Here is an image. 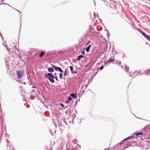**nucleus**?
I'll return each instance as SVG.
<instances>
[{
    "label": "nucleus",
    "mask_w": 150,
    "mask_h": 150,
    "mask_svg": "<svg viewBox=\"0 0 150 150\" xmlns=\"http://www.w3.org/2000/svg\"><path fill=\"white\" fill-rule=\"evenodd\" d=\"M44 76L51 83H54L55 82V81L53 79L54 75L52 73H47Z\"/></svg>",
    "instance_id": "nucleus-1"
},
{
    "label": "nucleus",
    "mask_w": 150,
    "mask_h": 150,
    "mask_svg": "<svg viewBox=\"0 0 150 150\" xmlns=\"http://www.w3.org/2000/svg\"><path fill=\"white\" fill-rule=\"evenodd\" d=\"M137 30L145 38L147 39L149 41H150V36L147 35L145 33L142 31L140 29L138 28Z\"/></svg>",
    "instance_id": "nucleus-2"
},
{
    "label": "nucleus",
    "mask_w": 150,
    "mask_h": 150,
    "mask_svg": "<svg viewBox=\"0 0 150 150\" xmlns=\"http://www.w3.org/2000/svg\"><path fill=\"white\" fill-rule=\"evenodd\" d=\"M24 74L21 71H17L16 75L17 76L18 79H19L23 77V76Z\"/></svg>",
    "instance_id": "nucleus-3"
},
{
    "label": "nucleus",
    "mask_w": 150,
    "mask_h": 150,
    "mask_svg": "<svg viewBox=\"0 0 150 150\" xmlns=\"http://www.w3.org/2000/svg\"><path fill=\"white\" fill-rule=\"evenodd\" d=\"M55 71H59L61 73H63L64 71L60 67H56L54 69Z\"/></svg>",
    "instance_id": "nucleus-4"
},
{
    "label": "nucleus",
    "mask_w": 150,
    "mask_h": 150,
    "mask_svg": "<svg viewBox=\"0 0 150 150\" xmlns=\"http://www.w3.org/2000/svg\"><path fill=\"white\" fill-rule=\"evenodd\" d=\"M69 67L70 69V70L72 74H76L77 73V72L76 70L74 71H73L74 69L72 66H70Z\"/></svg>",
    "instance_id": "nucleus-5"
},
{
    "label": "nucleus",
    "mask_w": 150,
    "mask_h": 150,
    "mask_svg": "<svg viewBox=\"0 0 150 150\" xmlns=\"http://www.w3.org/2000/svg\"><path fill=\"white\" fill-rule=\"evenodd\" d=\"M70 97H72L73 99L76 98H77V92H76L75 93H71L70 94Z\"/></svg>",
    "instance_id": "nucleus-6"
},
{
    "label": "nucleus",
    "mask_w": 150,
    "mask_h": 150,
    "mask_svg": "<svg viewBox=\"0 0 150 150\" xmlns=\"http://www.w3.org/2000/svg\"><path fill=\"white\" fill-rule=\"evenodd\" d=\"M143 73L146 74V75H149L150 76V69H148L147 70L144 71Z\"/></svg>",
    "instance_id": "nucleus-7"
},
{
    "label": "nucleus",
    "mask_w": 150,
    "mask_h": 150,
    "mask_svg": "<svg viewBox=\"0 0 150 150\" xmlns=\"http://www.w3.org/2000/svg\"><path fill=\"white\" fill-rule=\"evenodd\" d=\"M114 61V60L112 58H110L107 61L105 62V64H106L108 63L109 64Z\"/></svg>",
    "instance_id": "nucleus-8"
},
{
    "label": "nucleus",
    "mask_w": 150,
    "mask_h": 150,
    "mask_svg": "<svg viewBox=\"0 0 150 150\" xmlns=\"http://www.w3.org/2000/svg\"><path fill=\"white\" fill-rule=\"evenodd\" d=\"M54 69L53 67H49L48 69V71L49 73H51L54 72Z\"/></svg>",
    "instance_id": "nucleus-9"
},
{
    "label": "nucleus",
    "mask_w": 150,
    "mask_h": 150,
    "mask_svg": "<svg viewBox=\"0 0 150 150\" xmlns=\"http://www.w3.org/2000/svg\"><path fill=\"white\" fill-rule=\"evenodd\" d=\"M143 134V132H139L138 131L137 132L134 133L133 135H135L136 136H138V135H142Z\"/></svg>",
    "instance_id": "nucleus-10"
},
{
    "label": "nucleus",
    "mask_w": 150,
    "mask_h": 150,
    "mask_svg": "<svg viewBox=\"0 0 150 150\" xmlns=\"http://www.w3.org/2000/svg\"><path fill=\"white\" fill-rule=\"evenodd\" d=\"M83 56L82 55H80L77 57L76 60L77 61H79L83 57Z\"/></svg>",
    "instance_id": "nucleus-11"
},
{
    "label": "nucleus",
    "mask_w": 150,
    "mask_h": 150,
    "mask_svg": "<svg viewBox=\"0 0 150 150\" xmlns=\"http://www.w3.org/2000/svg\"><path fill=\"white\" fill-rule=\"evenodd\" d=\"M72 100V98L70 96H69L67 100L65 101V103L66 104H67L69 103V101H71Z\"/></svg>",
    "instance_id": "nucleus-12"
},
{
    "label": "nucleus",
    "mask_w": 150,
    "mask_h": 150,
    "mask_svg": "<svg viewBox=\"0 0 150 150\" xmlns=\"http://www.w3.org/2000/svg\"><path fill=\"white\" fill-rule=\"evenodd\" d=\"M91 47V45H89L86 49L85 50L87 52H88L90 51Z\"/></svg>",
    "instance_id": "nucleus-13"
},
{
    "label": "nucleus",
    "mask_w": 150,
    "mask_h": 150,
    "mask_svg": "<svg viewBox=\"0 0 150 150\" xmlns=\"http://www.w3.org/2000/svg\"><path fill=\"white\" fill-rule=\"evenodd\" d=\"M45 54V53H44V52H43V51H42V52H41L39 55V57H42L43 56V55H44Z\"/></svg>",
    "instance_id": "nucleus-14"
},
{
    "label": "nucleus",
    "mask_w": 150,
    "mask_h": 150,
    "mask_svg": "<svg viewBox=\"0 0 150 150\" xmlns=\"http://www.w3.org/2000/svg\"><path fill=\"white\" fill-rule=\"evenodd\" d=\"M125 66L126 71L128 72L129 69V67H127L125 64Z\"/></svg>",
    "instance_id": "nucleus-15"
},
{
    "label": "nucleus",
    "mask_w": 150,
    "mask_h": 150,
    "mask_svg": "<svg viewBox=\"0 0 150 150\" xmlns=\"http://www.w3.org/2000/svg\"><path fill=\"white\" fill-rule=\"evenodd\" d=\"M68 72L67 69H65L64 70V75L65 76H66L67 74V73Z\"/></svg>",
    "instance_id": "nucleus-16"
},
{
    "label": "nucleus",
    "mask_w": 150,
    "mask_h": 150,
    "mask_svg": "<svg viewBox=\"0 0 150 150\" xmlns=\"http://www.w3.org/2000/svg\"><path fill=\"white\" fill-rule=\"evenodd\" d=\"M61 72L59 73V78L60 79H62V78L63 74Z\"/></svg>",
    "instance_id": "nucleus-17"
},
{
    "label": "nucleus",
    "mask_w": 150,
    "mask_h": 150,
    "mask_svg": "<svg viewBox=\"0 0 150 150\" xmlns=\"http://www.w3.org/2000/svg\"><path fill=\"white\" fill-rule=\"evenodd\" d=\"M134 137V136L132 135V136H129V137H127V139H130L131 138H133Z\"/></svg>",
    "instance_id": "nucleus-18"
},
{
    "label": "nucleus",
    "mask_w": 150,
    "mask_h": 150,
    "mask_svg": "<svg viewBox=\"0 0 150 150\" xmlns=\"http://www.w3.org/2000/svg\"><path fill=\"white\" fill-rule=\"evenodd\" d=\"M55 79L57 81H58V79L57 76H54L53 77V79Z\"/></svg>",
    "instance_id": "nucleus-19"
},
{
    "label": "nucleus",
    "mask_w": 150,
    "mask_h": 150,
    "mask_svg": "<svg viewBox=\"0 0 150 150\" xmlns=\"http://www.w3.org/2000/svg\"><path fill=\"white\" fill-rule=\"evenodd\" d=\"M104 66L102 65V66H101L100 67V68H99V69H100V70H102L103 68H104Z\"/></svg>",
    "instance_id": "nucleus-20"
},
{
    "label": "nucleus",
    "mask_w": 150,
    "mask_h": 150,
    "mask_svg": "<svg viewBox=\"0 0 150 150\" xmlns=\"http://www.w3.org/2000/svg\"><path fill=\"white\" fill-rule=\"evenodd\" d=\"M81 54H82L83 55L84 54H85V52H84V50H83L82 51H81Z\"/></svg>",
    "instance_id": "nucleus-21"
},
{
    "label": "nucleus",
    "mask_w": 150,
    "mask_h": 150,
    "mask_svg": "<svg viewBox=\"0 0 150 150\" xmlns=\"http://www.w3.org/2000/svg\"><path fill=\"white\" fill-rule=\"evenodd\" d=\"M50 54L52 55H53L55 54L56 52H51Z\"/></svg>",
    "instance_id": "nucleus-22"
},
{
    "label": "nucleus",
    "mask_w": 150,
    "mask_h": 150,
    "mask_svg": "<svg viewBox=\"0 0 150 150\" xmlns=\"http://www.w3.org/2000/svg\"><path fill=\"white\" fill-rule=\"evenodd\" d=\"M90 42V40H88V41L87 42V43L86 44V45H88L89 44Z\"/></svg>",
    "instance_id": "nucleus-23"
},
{
    "label": "nucleus",
    "mask_w": 150,
    "mask_h": 150,
    "mask_svg": "<svg viewBox=\"0 0 150 150\" xmlns=\"http://www.w3.org/2000/svg\"><path fill=\"white\" fill-rule=\"evenodd\" d=\"M140 70H139L138 72H137V71H134L133 72V74H135V73H140Z\"/></svg>",
    "instance_id": "nucleus-24"
},
{
    "label": "nucleus",
    "mask_w": 150,
    "mask_h": 150,
    "mask_svg": "<svg viewBox=\"0 0 150 150\" xmlns=\"http://www.w3.org/2000/svg\"><path fill=\"white\" fill-rule=\"evenodd\" d=\"M60 105L62 107H64V104L62 103H60Z\"/></svg>",
    "instance_id": "nucleus-25"
},
{
    "label": "nucleus",
    "mask_w": 150,
    "mask_h": 150,
    "mask_svg": "<svg viewBox=\"0 0 150 150\" xmlns=\"http://www.w3.org/2000/svg\"><path fill=\"white\" fill-rule=\"evenodd\" d=\"M3 44L4 46L6 47H6H7V46L6 44V42H5L4 43H3Z\"/></svg>",
    "instance_id": "nucleus-26"
},
{
    "label": "nucleus",
    "mask_w": 150,
    "mask_h": 150,
    "mask_svg": "<svg viewBox=\"0 0 150 150\" xmlns=\"http://www.w3.org/2000/svg\"><path fill=\"white\" fill-rule=\"evenodd\" d=\"M52 67L54 69L55 68V67H56V66H55L54 65V64H52Z\"/></svg>",
    "instance_id": "nucleus-27"
},
{
    "label": "nucleus",
    "mask_w": 150,
    "mask_h": 150,
    "mask_svg": "<svg viewBox=\"0 0 150 150\" xmlns=\"http://www.w3.org/2000/svg\"><path fill=\"white\" fill-rule=\"evenodd\" d=\"M127 140V138H126L125 139H124V140H122V141L124 142H125Z\"/></svg>",
    "instance_id": "nucleus-28"
},
{
    "label": "nucleus",
    "mask_w": 150,
    "mask_h": 150,
    "mask_svg": "<svg viewBox=\"0 0 150 150\" xmlns=\"http://www.w3.org/2000/svg\"><path fill=\"white\" fill-rule=\"evenodd\" d=\"M123 143V141H122L121 142H120L118 144V145L119 144H120V145H121Z\"/></svg>",
    "instance_id": "nucleus-29"
},
{
    "label": "nucleus",
    "mask_w": 150,
    "mask_h": 150,
    "mask_svg": "<svg viewBox=\"0 0 150 150\" xmlns=\"http://www.w3.org/2000/svg\"><path fill=\"white\" fill-rule=\"evenodd\" d=\"M107 35L108 36H110V33L108 32V30L107 31Z\"/></svg>",
    "instance_id": "nucleus-30"
},
{
    "label": "nucleus",
    "mask_w": 150,
    "mask_h": 150,
    "mask_svg": "<svg viewBox=\"0 0 150 150\" xmlns=\"http://www.w3.org/2000/svg\"><path fill=\"white\" fill-rule=\"evenodd\" d=\"M15 49H16V47L15 46ZM19 48L17 49V51H19Z\"/></svg>",
    "instance_id": "nucleus-31"
},
{
    "label": "nucleus",
    "mask_w": 150,
    "mask_h": 150,
    "mask_svg": "<svg viewBox=\"0 0 150 150\" xmlns=\"http://www.w3.org/2000/svg\"><path fill=\"white\" fill-rule=\"evenodd\" d=\"M37 93H36V92H35V95H38V94H39V92H37Z\"/></svg>",
    "instance_id": "nucleus-32"
},
{
    "label": "nucleus",
    "mask_w": 150,
    "mask_h": 150,
    "mask_svg": "<svg viewBox=\"0 0 150 150\" xmlns=\"http://www.w3.org/2000/svg\"><path fill=\"white\" fill-rule=\"evenodd\" d=\"M121 62H119L118 63V65H120L121 64Z\"/></svg>",
    "instance_id": "nucleus-33"
},
{
    "label": "nucleus",
    "mask_w": 150,
    "mask_h": 150,
    "mask_svg": "<svg viewBox=\"0 0 150 150\" xmlns=\"http://www.w3.org/2000/svg\"><path fill=\"white\" fill-rule=\"evenodd\" d=\"M16 10L17 11H18V12L20 13H21V12L20 11H19L18 10H17V9H14Z\"/></svg>",
    "instance_id": "nucleus-34"
},
{
    "label": "nucleus",
    "mask_w": 150,
    "mask_h": 150,
    "mask_svg": "<svg viewBox=\"0 0 150 150\" xmlns=\"http://www.w3.org/2000/svg\"><path fill=\"white\" fill-rule=\"evenodd\" d=\"M7 143H8L9 142L8 140L7 139H6Z\"/></svg>",
    "instance_id": "nucleus-35"
},
{
    "label": "nucleus",
    "mask_w": 150,
    "mask_h": 150,
    "mask_svg": "<svg viewBox=\"0 0 150 150\" xmlns=\"http://www.w3.org/2000/svg\"><path fill=\"white\" fill-rule=\"evenodd\" d=\"M54 76H56V75H57V73H54Z\"/></svg>",
    "instance_id": "nucleus-36"
},
{
    "label": "nucleus",
    "mask_w": 150,
    "mask_h": 150,
    "mask_svg": "<svg viewBox=\"0 0 150 150\" xmlns=\"http://www.w3.org/2000/svg\"><path fill=\"white\" fill-rule=\"evenodd\" d=\"M32 88H36V87H34V86H33V87H32Z\"/></svg>",
    "instance_id": "nucleus-37"
},
{
    "label": "nucleus",
    "mask_w": 150,
    "mask_h": 150,
    "mask_svg": "<svg viewBox=\"0 0 150 150\" xmlns=\"http://www.w3.org/2000/svg\"><path fill=\"white\" fill-rule=\"evenodd\" d=\"M32 92H35V90H32Z\"/></svg>",
    "instance_id": "nucleus-38"
},
{
    "label": "nucleus",
    "mask_w": 150,
    "mask_h": 150,
    "mask_svg": "<svg viewBox=\"0 0 150 150\" xmlns=\"http://www.w3.org/2000/svg\"><path fill=\"white\" fill-rule=\"evenodd\" d=\"M129 74H130V76H131V77H132V74H131V72H129Z\"/></svg>",
    "instance_id": "nucleus-39"
},
{
    "label": "nucleus",
    "mask_w": 150,
    "mask_h": 150,
    "mask_svg": "<svg viewBox=\"0 0 150 150\" xmlns=\"http://www.w3.org/2000/svg\"><path fill=\"white\" fill-rule=\"evenodd\" d=\"M125 57V55H124V54H123V56L122 58H124V57Z\"/></svg>",
    "instance_id": "nucleus-40"
},
{
    "label": "nucleus",
    "mask_w": 150,
    "mask_h": 150,
    "mask_svg": "<svg viewBox=\"0 0 150 150\" xmlns=\"http://www.w3.org/2000/svg\"><path fill=\"white\" fill-rule=\"evenodd\" d=\"M137 118H138V119H142V120H144V119H142L141 118H140L137 117Z\"/></svg>",
    "instance_id": "nucleus-41"
},
{
    "label": "nucleus",
    "mask_w": 150,
    "mask_h": 150,
    "mask_svg": "<svg viewBox=\"0 0 150 150\" xmlns=\"http://www.w3.org/2000/svg\"><path fill=\"white\" fill-rule=\"evenodd\" d=\"M82 92L84 93V92H85V90H82Z\"/></svg>",
    "instance_id": "nucleus-42"
},
{
    "label": "nucleus",
    "mask_w": 150,
    "mask_h": 150,
    "mask_svg": "<svg viewBox=\"0 0 150 150\" xmlns=\"http://www.w3.org/2000/svg\"><path fill=\"white\" fill-rule=\"evenodd\" d=\"M94 17L95 18V13L94 12Z\"/></svg>",
    "instance_id": "nucleus-43"
},
{
    "label": "nucleus",
    "mask_w": 150,
    "mask_h": 150,
    "mask_svg": "<svg viewBox=\"0 0 150 150\" xmlns=\"http://www.w3.org/2000/svg\"><path fill=\"white\" fill-rule=\"evenodd\" d=\"M77 105V104H76V105H75V104L74 105V108H75V107L76 106V105Z\"/></svg>",
    "instance_id": "nucleus-44"
},
{
    "label": "nucleus",
    "mask_w": 150,
    "mask_h": 150,
    "mask_svg": "<svg viewBox=\"0 0 150 150\" xmlns=\"http://www.w3.org/2000/svg\"><path fill=\"white\" fill-rule=\"evenodd\" d=\"M77 101H76V102H75V103H76V104H77Z\"/></svg>",
    "instance_id": "nucleus-45"
},
{
    "label": "nucleus",
    "mask_w": 150,
    "mask_h": 150,
    "mask_svg": "<svg viewBox=\"0 0 150 150\" xmlns=\"http://www.w3.org/2000/svg\"><path fill=\"white\" fill-rule=\"evenodd\" d=\"M7 4L8 6H10V7H11V6L10 5H8V4Z\"/></svg>",
    "instance_id": "nucleus-46"
},
{
    "label": "nucleus",
    "mask_w": 150,
    "mask_h": 150,
    "mask_svg": "<svg viewBox=\"0 0 150 150\" xmlns=\"http://www.w3.org/2000/svg\"><path fill=\"white\" fill-rule=\"evenodd\" d=\"M21 22L20 21V28L21 27Z\"/></svg>",
    "instance_id": "nucleus-47"
},
{
    "label": "nucleus",
    "mask_w": 150,
    "mask_h": 150,
    "mask_svg": "<svg viewBox=\"0 0 150 150\" xmlns=\"http://www.w3.org/2000/svg\"><path fill=\"white\" fill-rule=\"evenodd\" d=\"M23 100H25V101H26V100L25 99H24V100H23Z\"/></svg>",
    "instance_id": "nucleus-48"
},
{
    "label": "nucleus",
    "mask_w": 150,
    "mask_h": 150,
    "mask_svg": "<svg viewBox=\"0 0 150 150\" xmlns=\"http://www.w3.org/2000/svg\"><path fill=\"white\" fill-rule=\"evenodd\" d=\"M105 150H109L108 149H105Z\"/></svg>",
    "instance_id": "nucleus-49"
},
{
    "label": "nucleus",
    "mask_w": 150,
    "mask_h": 150,
    "mask_svg": "<svg viewBox=\"0 0 150 150\" xmlns=\"http://www.w3.org/2000/svg\"><path fill=\"white\" fill-rule=\"evenodd\" d=\"M146 44H147V45H148V43H147V42H146Z\"/></svg>",
    "instance_id": "nucleus-50"
},
{
    "label": "nucleus",
    "mask_w": 150,
    "mask_h": 150,
    "mask_svg": "<svg viewBox=\"0 0 150 150\" xmlns=\"http://www.w3.org/2000/svg\"><path fill=\"white\" fill-rule=\"evenodd\" d=\"M3 4H5V5H6V3H4Z\"/></svg>",
    "instance_id": "nucleus-51"
},
{
    "label": "nucleus",
    "mask_w": 150,
    "mask_h": 150,
    "mask_svg": "<svg viewBox=\"0 0 150 150\" xmlns=\"http://www.w3.org/2000/svg\"><path fill=\"white\" fill-rule=\"evenodd\" d=\"M63 79H64V80H65L66 79V78H63Z\"/></svg>",
    "instance_id": "nucleus-52"
},
{
    "label": "nucleus",
    "mask_w": 150,
    "mask_h": 150,
    "mask_svg": "<svg viewBox=\"0 0 150 150\" xmlns=\"http://www.w3.org/2000/svg\"><path fill=\"white\" fill-rule=\"evenodd\" d=\"M6 134L7 135V133H6V134H5V136H6Z\"/></svg>",
    "instance_id": "nucleus-53"
},
{
    "label": "nucleus",
    "mask_w": 150,
    "mask_h": 150,
    "mask_svg": "<svg viewBox=\"0 0 150 150\" xmlns=\"http://www.w3.org/2000/svg\"><path fill=\"white\" fill-rule=\"evenodd\" d=\"M121 66V67H122V66ZM122 68H123V67H122Z\"/></svg>",
    "instance_id": "nucleus-54"
},
{
    "label": "nucleus",
    "mask_w": 150,
    "mask_h": 150,
    "mask_svg": "<svg viewBox=\"0 0 150 150\" xmlns=\"http://www.w3.org/2000/svg\"><path fill=\"white\" fill-rule=\"evenodd\" d=\"M100 20L102 21V20H101V19H100Z\"/></svg>",
    "instance_id": "nucleus-55"
},
{
    "label": "nucleus",
    "mask_w": 150,
    "mask_h": 150,
    "mask_svg": "<svg viewBox=\"0 0 150 150\" xmlns=\"http://www.w3.org/2000/svg\"><path fill=\"white\" fill-rule=\"evenodd\" d=\"M127 147H125L124 149H126V148H127Z\"/></svg>",
    "instance_id": "nucleus-56"
},
{
    "label": "nucleus",
    "mask_w": 150,
    "mask_h": 150,
    "mask_svg": "<svg viewBox=\"0 0 150 150\" xmlns=\"http://www.w3.org/2000/svg\"><path fill=\"white\" fill-rule=\"evenodd\" d=\"M97 16H98H98H98V15H97Z\"/></svg>",
    "instance_id": "nucleus-57"
},
{
    "label": "nucleus",
    "mask_w": 150,
    "mask_h": 150,
    "mask_svg": "<svg viewBox=\"0 0 150 150\" xmlns=\"http://www.w3.org/2000/svg\"><path fill=\"white\" fill-rule=\"evenodd\" d=\"M132 143H134V142L133 141L132 142Z\"/></svg>",
    "instance_id": "nucleus-58"
},
{
    "label": "nucleus",
    "mask_w": 150,
    "mask_h": 150,
    "mask_svg": "<svg viewBox=\"0 0 150 150\" xmlns=\"http://www.w3.org/2000/svg\"><path fill=\"white\" fill-rule=\"evenodd\" d=\"M94 4H95V1H94Z\"/></svg>",
    "instance_id": "nucleus-59"
},
{
    "label": "nucleus",
    "mask_w": 150,
    "mask_h": 150,
    "mask_svg": "<svg viewBox=\"0 0 150 150\" xmlns=\"http://www.w3.org/2000/svg\"><path fill=\"white\" fill-rule=\"evenodd\" d=\"M138 75H136V76H137Z\"/></svg>",
    "instance_id": "nucleus-60"
},
{
    "label": "nucleus",
    "mask_w": 150,
    "mask_h": 150,
    "mask_svg": "<svg viewBox=\"0 0 150 150\" xmlns=\"http://www.w3.org/2000/svg\"><path fill=\"white\" fill-rule=\"evenodd\" d=\"M13 150H15V149H13Z\"/></svg>",
    "instance_id": "nucleus-61"
}]
</instances>
